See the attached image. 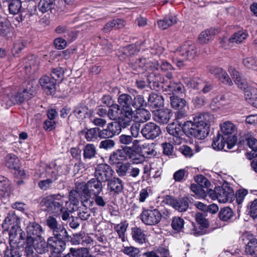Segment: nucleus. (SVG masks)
Returning a JSON list of instances; mask_svg holds the SVG:
<instances>
[{
	"label": "nucleus",
	"mask_w": 257,
	"mask_h": 257,
	"mask_svg": "<svg viewBox=\"0 0 257 257\" xmlns=\"http://www.w3.org/2000/svg\"><path fill=\"white\" fill-rule=\"evenodd\" d=\"M214 119L213 115L210 113L200 114L194 117L193 121L185 122L182 129L187 136L202 140L207 136L209 125L214 121Z\"/></svg>",
	"instance_id": "obj_1"
},
{
	"label": "nucleus",
	"mask_w": 257,
	"mask_h": 257,
	"mask_svg": "<svg viewBox=\"0 0 257 257\" xmlns=\"http://www.w3.org/2000/svg\"><path fill=\"white\" fill-rule=\"evenodd\" d=\"M78 189L80 191L83 192L84 198L85 199L86 202L91 206L93 202L89 200L91 196L99 195L102 191L103 186L102 182L95 178H92L86 183H79Z\"/></svg>",
	"instance_id": "obj_2"
},
{
	"label": "nucleus",
	"mask_w": 257,
	"mask_h": 257,
	"mask_svg": "<svg viewBox=\"0 0 257 257\" xmlns=\"http://www.w3.org/2000/svg\"><path fill=\"white\" fill-rule=\"evenodd\" d=\"M19 218L17 217V224L18 223ZM27 236L25 232L19 228L17 226V232H19V241L18 244H20L21 240H27L29 243H34V240L38 238H41L43 233L42 227L38 223L35 222H30L26 228Z\"/></svg>",
	"instance_id": "obj_3"
},
{
	"label": "nucleus",
	"mask_w": 257,
	"mask_h": 257,
	"mask_svg": "<svg viewBox=\"0 0 257 257\" xmlns=\"http://www.w3.org/2000/svg\"><path fill=\"white\" fill-rule=\"evenodd\" d=\"M68 201L67 197L57 195L54 199H49L45 202V210L50 213L59 214L63 208H68Z\"/></svg>",
	"instance_id": "obj_4"
},
{
	"label": "nucleus",
	"mask_w": 257,
	"mask_h": 257,
	"mask_svg": "<svg viewBox=\"0 0 257 257\" xmlns=\"http://www.w3.org/2000/svg\"><path fill=\"white\" fill-rule=\"evenodd\" d=\"M210 197L213 199H217L220 203L231 202L234 197L232 189L227 185L222 187H216L214 191L209 192Z\"/></svg>",
	"instance_id": "obj_5"
},
{
	"label": "nucleus",
	"mask_w": 257,
	"mask_h": 257,
	"mask_svg": "<svg viewBox=\"0 0 257 257\" xmlns=\"http://www.w3.org/2000/svg\"><path fill=\"white\" fill-rule=\"evenodd\" d=\"M107 116L110 119L117 121V122L116 123L123 128L129 126L130 118L126 117L117 104L112 105L110 106L107 112Z\"/></svg>",
	"instance_id": "obj_6"
},
{
	"label": "nucleus",
	"mask_w": 257,
	"mask_h": 257,
	"mask_svg": "<svg viewBox=\"0 0 257 257\" xmlns=\"http://www.w3.org/2000/svg\"><path fill=\"white\" fill-rule=\"evenodd\" d=\"M175 55L181 56L182 59L178 61V63H182V61L184 60H192L195 58L196 55V48L194 44L191 42H187L180 47L175 51Z\"/></svg>",
	"instance_id": "obj_7"
},
{
	"label": "nucleus",
	"mask_w": 257,
	"mask_h": 257,
	"mask_svg": "<svg viewBox=\"0 0 257 257\" xmlns=\"http://www.w3.org/2000/svg\"><path fill=\"white\" fill-rule=\"evenodd\" d=\"M162 217V214L157 209L143 208L141 214L142 221L148 225H155L158 224L160 222Z\"/></svg>",
	"instance_id": "obj_8"
},
{
	"label": "nucleus",
	"mask_w": 257,
	"mask_h": 257,
	"mask_svg": "<svg viewBox=\"0 0 257 257\" xmlns=\"http://www.w3.org/2000/svg\"><path fill=\"white\" fill-rule=\"evenodd\" d=\"M114 173L111 167L106 164H100L95 167V178L101 182H105L112 177Z\"/></svg>",
	"instance_id": "obj_9"
},
{
	"label": "nucleus",
	"mask_w": 257,
	"mask_h": 257,
	"mask_svg": "<svg viewBox=\"0 0 257 257\" xmlns=\"http://www.w3.org/2000/svg\"><path fill=\"white\" fill-rule=\"evenodd\" d=\"M222 136L228 139V146L229 148H232L237 142L236 137L232 135L235 131L234 125L230 121H225L220 124Z\"/></svg>",
	"instance_id": "obj_10"
},
{
	"label": "nucleus",
	"mask_w": 257,
	"mask_h": 257,
	"mask_svg": "<svg viewBox=\"0 0 257 257\" xmlns=\"http://www.w3.org/2000/svg\"><path fill=\"white\" fill-rule=\"evenodd\" d=\"M35 93L32 84L28 81L23 82L19 87L17 91V103L28 100L32 98Z\"/></svg>",
	"instance_id": "obj_11"
},
{
	"label": "nucleus",
	"mask_w": 257,
	"mask_h": 257,
	"mask_svg": "<svg viewBox=\"0 0 257 257\" xmlns=\"http://www.w3.org/2000/svg\"><path fill=\"white\" fill-rule=\"evenodd\" d=\"M167 131L171 137L169 139L175 145H179L182 143V136L184 133L182 126L179 122L178 124L173 122L168 124Z\"/></svg>",
	"instance_id": "obj_12"
},
{
	"label": "nucleus",
	"mask_w": 257,
	"mask_h": 257,
	"mask_svg": "<svg viewBox=\"0 0 257 257\" xmlns=\"http://www.w3.org/2000/svg\"><path fill=\"white\" fill-rule=\"evenodd\" d=\"M117 101L118 106L126 117H131L133 113V109L131 107L133 102L132 96L128 94L123 93L118 96Z\"/></svg>",
	"instance_id": "obj_13"
},
{
	"label": "nucleus",
	"mask_w": 257,
	"mask_h": 257,
	"mask_svg": "<svg viewBox=\"0 0 257 257\" xmlns=\"http://www.w3.org/2000/svg\"><path fill=\"white\" fill-rule=\"evenodd\" d=\"M141 133L145 139L154 140L161 134L160 127L154 122H148L143 126Z\"/></svg>",
	"instance_id": "obj_14"
},
{
	"label": "nucleus",
	"mask_w": 257,
	"mask_h": 257,
	"mask_svg": "<svg viewBox=\"0 0 257 257\" xmlns=\"http://www.w3.org/2000/svg\"><path fill=\"white\" fill-rule=\"evenodd\" d=\"M40 60L38 57L34 55H30L21 60L19 65L26 70V73L35 72L39 67Z\"/></svg>",
	"instance_id": "obj_15"
},
{
	"label": "nucleus",
	"mask_w": 257,
	"mask_h": 257,
	"mask_svg": "<svg viewBox=\"0 0 257 257\" xmlns=\"http://www.w3.org/2000/svg\"><path fill=\"white\" fill-rule=\"evenodd\" d=\"M39 83L47 95L55 94L56 90V81L55 78L44 75L39 79Z\"/></svg>",
	"instance_id": "obj_16"
},
{
	"label": "nucleus",
	"mask_w": 257,
	"mask_h": 257,
	"mask_svg": "<svg viewBox=\"0 0 257 257\" xmlns=\"http://www.w3.org/2000/svg\"><path fill=\"white\" fill-rule=\"evenodd\" d=\"M68 236L67 232L64 236H60L54 235V236L49 237L48 239V243L51 250H59L63 251L65 248V242L64 239Z\"/></svg>",
	"instance_id": "obj_17"
},
{
	"label": "nucleus",
	"mask_w": 257,
	"mask_h": 257,
	"mask_svg": "<svg viewBox=\"0 0 257 257\" xmlns=\"http://www.w3.org/2000/svg\"><path fill=\"white\" fill-rule=\"evenodd\" d=\"M121 126L116 122L109 123L106 128L100 130L99 128V138L100 139L111 138L116 135L120 133Z\"/></svg>",
	"instance_id": "obj_18"
},
{
	"label": "nucleus",
	"mask_w": 257,
	"mask_h": 257,
	"mask_svg": "<svg viewBox=\"0 0 257 257\" xmlns=\"http://www.w3.org/2000/svg\"><path fill=\"white\" fill-rule=\"evenodd\" d=\"M9 244L5 251V257H16V228L14 225L9 231Z\"/></svg>",
	"instance_id": "obj_19"
},
{
	"label": "nucleus",
	"mask_w": 257,
	"mask_h": 257,
	"mask_svg": "<svg viewBox=\"0 0 257 257\" xmlns=\"http://www.w3.org/2000/svg\"><path fill=\"white\" fill-rule=\"evenodd\" d=\"M208 70L211 74L221 79L223 83L229 86L233 84L229 76L222 68L215 66H210L208 67Z\"/></svg>",
	"instance_id": "obj_20"
},
{
	"label": "nucleus",
	"mask_w": 257,
	"mask_h": 257,
	"mask_svg": "<svg viewBox=\"0 0 257 257\" xmlns=\"http://www.w3.org/2000/svg\"><path fill=\"white\" fill-rule=\"evenodd\" d=\"M165 200L167 204L170 205L180 212L186 211L189 207L187 198H182L178 200L168 195L166 197Z\"/></svg>",
	"instance_id": "obj_21"
},
{
	"label": "nucleus",
	"mask_w": 257,
	"mask_h": 257,
	"mask_svg": "<svg viewBox=\"0 0 257 257\" xmlns=\"http://www.w3.org/2000/svg\"><path fill=\"white\" fill-rule=\"evenodd\" d=\"M228 72L238 87L243 90L244 92L248 89V83L242 76L232 66L228 67Z\"/></svg>",
	"instance_id": "obj_22"
},
{
	"label": "nucleus",
	"mask_w": 257,
	"mask_h": 257,
	"mask_svg": "<svg viewBox=\"0 0 257 257\" xmlns=\"http://www.w3.org/2000/svg\"><path fill=\"white\" fill-rule=\"evenodd\" d=\"M151 116L150 111L146 109H137L135 111L133 110L132 116L130 118L129 125L132 120L139 123L146 122L150 119Z\"/></svg>",
	"instance_id": "obj_23"
},
{
	"label": "nucleus",
	"mask_w": 257,
	"mask_h": 257,
	"mask_svg": "<svg viewBox=\"0 0 257 257\" xmlns=\"http://www.w3.org/2000/svg\"><path fill=\"white\" fill-rule=\"evenodd\" d=\"M48 227L53 231V235L64 236L66 234V230L59 224L56 219L52 216H49L46 220Z\"/></svg>",
	"instance_id": "obj_24"
},
{
	"label": "nucleus",
	"mask_w": 257,
	"mask_h": 257,
	"mask_svg": "<svg viewBox=\"0 0 257 257\" xmlns=\"http://www.w3.org/2000/svg\"><path fill=\"white\" fill-rule=\"evenodd\" d=\"M154 120L160 123H168L172 116L171 110L169 109H158L153 112Z\"/></svg>",
	"instance_id": "obj_25"
},
{
	"label": "nucleus",
	"mask_w": 257,
	"mask_h": 257,
	"mask_svg": "<svg viewBox=\"0 0 257 257\" xmlns=\"http://www.w3.org/2000/svg\"><path fill=\"white\" fill-rule=\"evenodd\" d=\"M164 98L160 94L152 92L148 98L147 106L150 108H160L164 105Z\"/></svg>",
	"instance_id": "obj_26"
},
{
	"label": "nucleus",
	"mask_w": 257,
	"mask_h": 257,
	"mask_svg": "<svg viewBox=\"0 0 257 257\" xmlns=\"http://www.w3.org/2000/svg\"><path fill=\"white\" fill-rule=\"evenodd\" d=\"M228 139L224 137L221 134L218 133L216 137H214L212 142V146L215 150L219 151L224 150L225 145H226V149H231L228 146Z\"/></svg>",
	"instance_id": "obj_27"
},
{
	"label": "nucleus",
	"mask_w": 257,
	"mask_h": 257,
	"mask_svg": "<svg viewBox=\"0 0 257 257\" xmlns=\"http://www.w3.org/2000/svg\"><path fill=\"white\" fill-rule=\"evenodd\" d=\"M107 188L111 192L118 194L121 192L123 188L122 181L118 178H113L108 181Z\"/></svg>",
	"instance_id": "obj_28"
},
{
	"label": "nucleus",
	"mask_w": 257,
	"mask_h": 257,
	"mask_svg": "<svg viewBox=\"0 0 257 257\" xmlns=\"http://www.w3.org/2000/svg\"><path fill=\"white\" fill-rule=\"evenodd\" d=\"M171 105L176 110L188 109L187 102L183 98L178 96H172L170 97Z\"/></svg>",
	"instance_id": "obj_29"
},
{
	"label": "nucleus",
	"mask_w": 257,
	"mask_h": 257,
	"mask_svg": "<svg viewBox=\"0 0 257 257\" xmlns=\"http://www.w3.org/2000/svg\"><path fill=\"white\" fill-rule=\"evenodd\" d=\"M125 161L121 149H117L109 156V163L111 165H118Z\"/></svg>",
	"instance_id": "obj_30"
},
{
	"label": "nucleus",
	"mask_w": 257,
	"mask_h": 257,
	"mask_svg": "<svg viewBox=\"0 0 257 257\" xmlns=\"http://www.w3.org/2000/svg\"><path fill=\"white\" fill-rule=\"evenodd\" d=\"M80 197L83 203H86L83 191H80L78 189V184L75 190H71L69 193V201L73 205H77L78 203V198ZM88 204V203H87Z\"/></svg>",
	"instance_id": "obj_31"
},
{
	"label": "nucleus",
	"mask_w": 257,
	"mask_h": 257,
	"mask_svg": "<svg viewBox=\"0 0 257 257\" xmlns=\"http://www.w3.org/2000/svg\"><path fill=\"white\" fill-rule=\"evenodd\" d=\"M164 89L172 93H182L185 91L184 86L179 82H175L170 81L169 84L164 85Z\"/></svg>",
	"instance_id": "obj_32"
},
{
	"label": "nucleus",
	"mask_w": 257,
	"mask_h": 257,
	"mask_svg": "<svg viewBox=\"0 0 257 257\" xmlns=\"http://www.w3.org/2000/svg\"><path fill=\"white\" fill-rule=\"evenodd\" d=\"M132 235L133 239L140 244H143L146 242V234L140 228L137 227L132 228Z\"/></svg>",
	"instance_id": "obj_33"
},
{
	"label": "nucleus",
	"mask_w": 257,
	"mask_h": 257,
	"mask_svg": "<svg viewBox=\"0 0 257 257\" xmlns=\"http://www.w3.org/2000/svg\"><path fill=\"white\" fill-rule=\"evenodd\" d=\"M244 97L249 103L257 108V89L249 88L245 90Z\"/></svg>",
	"instance_id": "obj_34"
},
{
	"label": "nucleus",
	"mask_w": 257,
	"mask_h": 257,
	"mask_svg": "<svg viewBox=\"0 0 257 257\" xmlns=\"http://www.w3.org/2000/svg\"><path fill=\"white\" fill-rule=\"evenodd\" d=\"M177 22V18L174 16H168L158 21V27L162 30H165L173 26Z\"/></svg>",
	"instance_id": "obj_35"
},
{
	"label": "nucleus",
	"mask_w": 257,
	"mask_h": 257,
	"mask_svg": "<svg viewBox=\"0 0 257 257\" xmlns=\"http://www.w3.org/2000/svg\"><path fill=\"white\" fill-rule=\"evenodd\" d=\"M215 31L214 29H207L202 32L198 37L199 43L206 44L212 40L215 35Z\"/></svg>",
	"instance_id": "obj_36"
},
{
	"label": "nucleus",
	"mask_w": 257,
	"mask_h": 257,
	"mask_svg": "<svg viewBox=\"0 0 257 257\" xmlns=\"http://www.w3.org/2000/svg\"><path fill=\"white\" fill-rule=\"evenodd\" d=\"M128 223L126 221L121 222L120 223L114 225V229L117 232L119 238L122 242L125 241V232L128 227Z\"/></svg>",
	"instance_id": "obj_37"
},
{
	"label": "nucleus",
	"mask_w": 257,
	"mask_h": 257,
	"mask_svg": "<svg viewBox=\"0 0 257 257\" xmlns=\"http://www.w3.org/2000/svg\"><path fill=\"white\" fill-rule=\"evenodd\" d=\"M96 154V148L94 144H88L84 147L83 154L84 159H91L95 157Z\"/></svg>",
	"instance_id": "obj_38"
},
{
	"label": "nucleus",
	"mask_w": 257,
	"mask_h": 257,
	"mask_svg": "<svg viewBox=\"0 0 257 257\" xmlns=\"http://www.w3.org/2000/svg\"><path fill=\"white\" fill-rule=\"evenodd\" d=\"M203 81L201 79H194L190 78L184 79V82L189 88L199 90L201 92Z\"/></svg>",
	"instance_id": "obj_39"
},
{
	"label": "nucleus",
	"mask_w": 257,
	"mask_h": 257,
	"mask_svg": "<svg viewBox=\"0 0 257 257\" xmlns=\"http://www.w3.org/2000/svg\"><path fill=\"white\" fill-rule=\"evenodd\" d=\"M141 66H143L146 71L159 70V63L156 61H146L145 59H140Z\"/></svg>",
	"instance_id": "obj_40"
},
{
	"label": "nucleus",
	"mask_w": 257,
	"mask_h": 257,
	"mask_svg": "<svg viewBox=\"0 0 257 257\" xmlns=\"http://www.w3.org/2000/svg\"><path fill=\"white\" fill-rule=\"evenodd\" d=\"M245 251L248 254H253L257 252V239L250 237L248 238V241L245 245Z\"/></svg>",
	"instance_id": "obj_41"
},
{
	"label": "nucleus",
	"mask_w": 257,
	"mask_h": 257,
	"mask_svg": "<svg viewBox=\"0 0 257 257\" xmlns=\"http://www.w3.org/2000/svg\"><path fill=\"white\" fill-rule=\"evenodd\" d=\"M248 36V33L245 30L239 31L235 33L228 41L231 43H239L242 42Z\"/></svg>",
	"instance_id": "obj_42"
},
{
	"label": "nucleus",
	"mask_w": 257,
	"mask_h": 257,
	"mask_svg": "<svg viewBox=\"0 0 257 257\" xmlns=\"http://www.w3.org/2000/svg\"><path fill=\"white\" fill-rule=\"evenodd\" d=\"M55 0H41L38 8L40 11L44 13L51 10L55 5Z\"/></svg>",
	"instance_id": "obj_43"
},
{
	"label": "nucleus",
	"mask_w": 257,
	"mask_h": 257,
	"mask_svg": "<svg viewBox=\"0 0 257 257\" xmlns=\"http://www.w3.org/2000/svg\"><path fill=\"white\" fill-rule=\"evenodd\" d=\"M39 238V241L37 243H36L34 246V248L38 253H44L48 251V247H49V246L48 243V241L46 242L45 240L42 237Z\"/></svg>",
	"instance_id": "obj_44"
},
{
	"label": "nucleus",
	"mask_w": 257,
	"mask_h": 257,
	"mask_svg": "<svg viewBox=\"0 0 257 257\" xmlns=\"http://www.w3.org/2000/svg\"><path fill=\"white\" fill-rule=\"evenodd\" d=\"M233 212L229 207L222 208L219 212L218 216L220 220L227 221L233 217Z\"/></svg>",
	"instance_id": "obj_45"
},
{
	"label": "nucleus",
	"mask_w": 257,
	"mask_h": 257,
	"mask_svg": "<svg viewBox=\"0 0 257 257\" xmlns=\"http://www.w3.org/2000/svg\"><path fill=\"white\" fill-rule=\"evenodd\" d=\"M16 158L15 154H8L5 158V164L10 170H15L16 168Z\"/></svg>",
	"instance_id": "obj_46"
},
{
	"label": "nucleus",
	"mask_w": 257,
	"mask_h": 257,
	"mask_svg": "<svg viewBox=\"0 0 257 257\" xmlns=\"http://www.w3.org/2000/svg\"><path fill=\"white\" fill-rule=\"evenodd\" d=\"M119 143L124 145H129L133 143V146L137 145L139 141L137 140H133V137L130 135H121L118 137Z\"/></svg>",
	"instance_id": "obj_47"
},
{
	"label": "nucleus",
	"mask_w": 257,
	"mask_h": 257,
	"mask_svg": "<svg viewBox=\"0 0 257 257\" xmlns=\"http://www.w3.org/2000/svg\"><path fill=\"white\" fill-rule=\"evenodd\" d=\"M184 221L180 217H174L172 219L171 226L177 232L181 231L183 228Z\"/></svg>",
	"instance_id": "obj_48"
},
{
	"label": "nucleus",
	"mask_w": 257,
	"mask_h": 257,
	"mask_svg": "<svg viewBox=\"0 0 257 257\" xmlns=\"http://www.w3.org/2000/svg\"><path fill=\"white\" fill-rule=\"evenodd\" d=\"M122 251L129 257H139L140 256V249L134 246H124L122 249Z\"/></svg>",
	"instance_id": "obj_49"
},
{
	"label": "nucleus",
	"mask_w": 257,
	"mask_h": 257,
	"mask_svg": "<svg viewBox=\"0 0 257 257\" xmlns=\"http://www.w3.org/2000/svg\"><path fill=\"white\" fill-rule=\"evenodd\" d=\"M99 137V128L95 127L88 130L85 134L87 141H94Z\"/></svg>",
	"instance_id": "obj_50"
},
{
	"label": "nucleus",
	"mask_w": 257,
	"mask_h": 257,
	"mask_svg": "<svg viewBox=\"0 0 257 257\" xmlns=\"http://www.w3.org/2000/svg\"><path fill=\"white\" fill-rule=\"evenodd\" d=\"M9 185V180L5 177L0 175V198L8 192Z\"/></svg>",
	"instance_id": "obj_51"
},
{
	"label": "nucleus",
	"mask_w": 257,
	"mask_h": 257,
	"mask_svg": "<svg viewBox=\"0 0 257 257\" xmlns=\"http://www.w3.org/2000/svg\"><path fill=\"white\" fill-rule=\"evenodd\" d=\"M132 106L137 109H140L142 107L147 106V102L145 101L143 96L138 95L133 99Z\"/></svg>",
	"instance_id": "obj_52"
},
{
	"label": "nucleus",
	"mask_w": 257,
	"mask_h": 257,
	"mask_svg": "<svg viewBox=\"0 0 257 257\" xmlns=\"http://www.w3.org/2000/svg\"><path fill=\"white\" fill-rule=\"evenodd\" d=\"M80 236H76L72 240L73 244H82L83 245H86L92 242L93 240L88 235H84L83 237L80 238Z\"/></svg>",
	"instance_id": "obj_53"
},
{
	"label": "nucleus",
	"mask_w": 257,
	"mask_h": 257,
	"mask_svg": "<svg viewBox=\"0 0 257 257\" xmlns=\"http://www.w3.org/2000/svg\"><path fill=\"white\" fill-rule=\"evenodd\" d=\"M130 163H125L118 164L116 171L119 177H124L128 174Z\"/></svg>",
	"instance_id": "obj_54"
},
{
	"label": "nucleus",
	"mask_w": 257,
	"mask_h": 257,
	"mask_svg": "<svg viewBox=\"0 0 257 257\" xmlns=\"http://www.w3.org/2000/svg\"><path fill=\"white\" fill-rule=\"evenodd\" d=\"M144 146V152L148 157L151 158L154 157L157 154L155 149V145L154 143L145 144Z\"/></svg>",
	"instance_id": "obj_55"
},
{
	"label": "nucleus",
	"mask_w": 257,
	"mask_h": 257,
	"mask_svg": "<svg viewBox=\"0 0 257 257\" xmlns=\"http://www.w3.org/2000/svg\"><path fill=\"white\" fill-rule=\"evenodd\" d=\"M242 63L246 68L257 71V60L254 58H246L243 60Z\"/></svg>",
	"instance_id": "obj_56"
},
{
	"label": "nucleus",
	"mask_w": 257,
	"mask_h": 257,
	"mask_svg": "<svg viewBox=\"0 0 257 257\" xmlns=\"http://www.w3.org/2000/svg\"><path fill=\"white\" fill-rule=\"evenodd\" d=\"M88 108L84 106H78L75 108L73 113L79 119H82L87 113Z\"/></svg>",
	"instance_id": "obj_57"
},
{
	"label": "nucleus",
	"mask_w": 257,
	"mask_h": 257,
	"mask_svg": "<svg viewBox=\"0 0 257 257\" xmlns=\"http://www.w3.org/2000/svg\"><path fill=\"white\" fill-rule=\"evenodd\" d=\"M190 189L199 198H204L207 196L206 191L198 184H192Z\"/></svg>",
	"instance_id": "obj_58"
},
{
	"label": "nucleus",
	"mask_w": 257,
	"mask_h": 257,
	"mask_svg": "<svg viewBox=\"0 0 257 257\" xmlns=\"http://www.w3.org/2000/svg\"><path fill=\"white\" fill-rule=\"evenodd\" d=\"M190 189L199 198H204L207 196L206 191L198 184H192Z\"/></svg>",
	"instance_id": "obj_59"
},
{
	"label": "nucleus",
	"mask_w": 257,
	"mask_h": 257,
	"mask_svg": "<svg viewBox=\"0 0 257 257\" xmlns=\"http://www.w3.org/2000/svg\"><path fill=\"white\" fill-rule=\"evenodd\" d=\"M247 194L248 190L245 189H240L236 191L235 194L236 201L239 207H241V205Z\"/></svg>",
	"instance_id": "obj_60"
},
{
	"label": "nucleus",
	"mask_w": 257,
	"mask_h": 257,
	"mask_svg": "<svg viewBox=\"0 0 257 257\" xmlns=\"http://www.w3.org/2000/svg\"><path fill=\"white\" fill-rule=\"evenodd\" d=\"M195 180L197 182V184L202 188H207L210 185V183L208 180L202 175L196 176Z\"/></svg>",
	"instance_id": "obj_61"
},
{
	"label": "nucleus",
	"mask_w": 257,
	"mask_h": 257,
	"mask_svg": "<svg viewBox=\"0 0 257 257\" xmlns=\"http://www.w3.org/2000/svg\"><path fill=\"white\" fill-rule=\"evenodd\" d=\"M163 154L167 156H172L174 152L173 146L170 143H164L161 145Z\"/></svg>",
	"instance_id": "obj_62"
},
{
	"label": "nucleus",
	"mask_w": 257,
	"mask_h": 257,
	"mask_svg": "<svg viewBox=\"0 0 257 257\" xmlns=\"http://www.w3.org/2000/svg\"><path fill=\"white\" fill-rule=\"evenodd\" d=\"M115 144V142L113 140L106 139L100 142L99 148L101 149L108 150L113 148Z\"/></svg>",
	"instance_id": "obj_63"
},
{
	"label": "nucleus",
	"mask_w": 257,
	"mask_h": 257,
	"mask_svg": "<svg viewBox=\"0 0 257 257\" xmlns=\"http://www.w3.org/2000/svg\"><path fill=\"white\" fill-rule=\"evenodd\" d=\"M23 243L26 244L25 254L27 257H34V243H29L27 240H22Z\"/></svg>",
	"instance_id": "obj_64"
}]
</instances>
